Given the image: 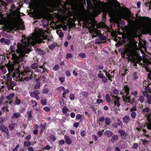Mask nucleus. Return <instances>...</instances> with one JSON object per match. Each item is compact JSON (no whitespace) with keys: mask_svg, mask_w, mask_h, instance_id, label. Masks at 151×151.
<instances>
[{"mask_svg":"<svg viewBox=\"0 0 151 151\" xmlns=\"http://www.w3.org/2000/svg\"><path fill=\"white\" fill-rule=\"evenodd\" d=\"M69 111V109L66 106H64L62 109V111L63 113L64 114H65L68 111Z\"/></svg>","mask_w":151,"mask_h":151,"instance_id":"28","label":"nucleus"},{"mask_svg":"<svg viewBox=\"0 0 151 151\" xmlns=\"http://www.w3.org/2000/svg\"><path fill=\"white\" fill-rule=\"evenodd\" d=\"M133 76L134 78L135 79H136L138 78V77L137 75V73H133Z\"/></svg>","mask_w":151,"mask_h":151,"instance_id":"64","label":"nucleus"},{"mask_svg":"<svg viewBox=\"0 0 151 151\" xmlns=\"http://www.w3.org/2000/svg\"><path fill=\"white\" fill-rule=\"evenodd\" d=\"M135 53V50L133 48L129 49L126 52L127 55L129 57L133 56L134 55Z\"/></svg>","mask_w":151,"mask_h":151,"instance_id":"9","label":"nucleus"},{"mask_svg":"<svg viewBox=\"0 0 151 151\" xmlns=\"http://www.w3.org/2000/svg\"><path fill=\"white\" fill-rule=\"evenodd\" d=\"M142 110L141 112L142 114L147 117V119L148 120L149 122L148 123L147 125L148 129L151 130V122L150 116V109L149 108V106H142L140 108Z\"/></svg>","mask_w":151,"mask_h":151,"instance_id":"3","label":"nucleus"},{"mask_svg":"<svg viewBox=\"0 0 151 151\" xmlns=\"http://www.w3.org/2000/svg\"><path fill=\"white\" fill-rule=\"evenodd\" d=\"M31 113L32 111H29L27 112V114L28 116V119L29 120H31L32 119V116Z\"/></svg>","mask_w":151,"mask_h":151,"instance_id":"26","label":"nucleus"},{"mask_svg":"<svg viewBox=\"0 0 151 151\" xmlns=\"http://www.w3.org/2000/svg\"><path fill=\"white\" fill-rule=\"evenodd\" d=\"M79 57L83 58H84L86 57V55L83 53L79 54Z\"/></svg>","mask_w":151,"mask_h":151,"instance_id":"44","label":"nucleus"},{"mask_svg":"<svg viewBox=\"0 0 151 151\" xmlns=\"http://www.w3.org/2000/svg\"><path fill=\"white\" fill-rule=\"evenodd\" d=\"M45 126L42 125V124L40 126L41 132H42L45 128Z\"/></svg>","mask_w":151,"mask_h":151,"instance_id":"57","label":"nucleus"},{"mask_svg":"<svg viewBox=\"0 0 151 151\" xmlns=\"http://www.w3.org/2000/svg\"><path fill=\"white\" fill-rule=\"evenodd\" d=\"M69 98L71 100H74L75 98L74 95L73 94H71L69 96Z\"/></svg>","mask_w":151,"mask_h":151,"instance_id":"42","label":"nucleus"},{"mask_svg":"<svg viewBox=\"0 0 151 151\" xmlns=\"http://www.w3.org/2000/svg\"><path fill=\"white\" fill-rule=\"evenodd\" d=\"M83 116V115L78 114L76 115V119H79L81 118Z\"/></svg>","mask_w":151,"mask_h":151,"instance_id":"43","label":"nucleus"},{"mask_svg":"<svg viewBox=\"0 0 151 151\" xmlns=\"http://www.w3.org/2000/svg\"><path fill=\"white\" fill-rule=\"evenodd\" d=\"M138 101L141 103H142L144 102V97L143 96H141L139 97Z\"/></svg>","mask_w":151,"mask_h":151,"instance_id":"36","label":"nucleus"},{"mask_svg":"<svg viewBox=\"0 0 151 151\" xmlns=\"http://www.w3.org/2000/svg\"><path fill=\"white\" fill-rule=\"evenodd\" d=\"M2 131L5 132L7 136H9L8 129L7 127L5 126L2 127Z\"/></svg>","mask_w":151,"mask_h":151,"instance_id":"18","label":"nucleus"},{"mask_svg":"<svg viewBox=\"0 0 151 151\" xmlns=\"http://www.w3.org/2000/svg\"><path fill=\"white\" fill-rule=\"evenodd\" d=\"M20 116V113L19 112H15L12 116V118L16 119L18 118Z\"/></svg>","mask_w":151,"mask_h":151,"instance_id":"15","label":"nucleus"},{"mask_svg":"<svg viewBox=\"0 0 151 151\" xmlns=\"http://www.w3.org/2000/svg\"><path fill=\"white\" fill-rule=\"evenodd\" d=\"M130 121V118L129 116L126 115L125 116L123 119V123L127 124L129 123Z\"/></svg>","mask_w":151,"mask_h":151,"instance_id":"13","label":"nucleus"},{"mask_svg":"<svg viewBox=\"0 0 151 151\" xmlns=\"http://www.w3.org/2000/svg\"><path fill=\"white\" fill-rule=\"evenodd\" d=\"M10 49L12 51L14 52L15 50V47L13 45H11L10 47Z\"/></svg>","mask_w":151,"mask_h":151,"instance_id":"61","label":"nucleus"},{"mask_svg":"<svg viewBox=\"0 0 151 151\" xmlns=\"http://www.w3.org/2000/svg\"><path fill=\"white\" fill-rule=\"evenodd\" d=\"M64 92L63 93V97L65 99L66 97V93H68L69 92V90L68 89H65V90L63 91Z\"/></svg>","mask_w":151,"mask_h":151,"instance_id":"23","label":"nucleus"},{"mask_svg":"<svg viewBox=\"0 0 151 151\" xmlns=\"http://www.w3.org/2000/svg\"><path fill=\"white\" fill-rule=\"evenodd\" d=\"M79 122H76L73 124V126L76 128H77L79 126Z\"/></svg>","mask_w":151,"mask_h":151,"instance_id":"60","label":"nucleus"},{"mask_svg":"<svg viewBox=\"0 0 151 151\" xmlns=\"http://www.w3.org/2000/svg\"><path fill=\"white\" fill-rule=\"evenodd\" d=\"M45 68H43L42 66H41L40 67L35 70L36 72H42L45 71Z\"/></svg>","mask_w":151,"mask_h":151,"instance_id":"19","label":"nucleus"},{"mask_svg":"<svg viewBox=\"0 0 151 151\" xmlns=\"http://www.w3.org/2000/svg\"><path fill=\"white\" fill-rule=\"evenodd\" d=\"M43 109L46 111H49L50 110V108L48 107L45 106L43 108Z\"/></svg>","mask_w":151,"mask_h":151,"instance_id":"48","label":"nucleus"},{"mask_svg":"<svg viewBox=\"0 0 151 151\" xmlns=\"http://www.w3.org/2000/svg\"><path fill=\"white\" fill-rule=\"evenodd\" d=\"M151 0L150 2L148 3H146L145 4V6L147 7H148L149 8V9L150 10L151 9Z\"/></svg>","mask_w":151,"mask_h":151,"instance_id":"37","label":"nucleus"},{"mask_svg":"<svg viewBox=\"0 0 151 151\" xmlns=\"http://www.w3.org/2000/svg\"><path fill=\"white\" fill-rule=\"evenodd\" d=\"M64 139H65L66 143L70 145L72 143V141L69 137L65 136H64Z\"/></svg>","mask_w":151,"mask_h":151,"instance_id":"14","label":"nucleus"},{"mask_svg":"<svg viewBox=\"0 0 151 151\" xmlns=\"http://www.w3.org/2000/svg\"><path fill=\"white\" fill-rule=\"evenodd\" d=\"M57 90L60 91H63L65 90V88L63 86H60L57 88Z\"/></svg>","mask_w":151,"mask_h":151,"instance_id":"46","label":"nucleus"},{"mask_svg":"<svg viewBox=\"0 0 151 151\" xmlns=\"http://www.w3.org/2000/svg\"><path fill=\"white\" fill-rule=\"evenodd\" d=\"M104 71L105 72L106 76L108 78V79L111 81L112 80L111 79L113 77L114 72V70L113 72H111L110 70H109L108 72H107L106 70H104Z\"/></svg>","mask_w":151,"mask_h":151,"instance_id":"8","label":"nucleus"},{"mask_svg":"<svg viewBox=\"0 0 151 151\" xmlns=\"http://www.w3.org/2000/svg\"><path fill=\"white\" fill-rule=\"evenodd\" d=\"M104 134L107 137L109 138L111 137L113 135V133L112 131L108 130L106 131L104 133Z\"/></svg>","mask_w":151,"mask_h":151,"instance_id":"12","label":"nucleus"},{"mask_svg":"<svg viewBox=\"0 0 151 151\" xmlns=\"http://www.w3.org/2000/svg\"><path fill=\"white\" fill-rule=\"evenodd\" d=\"M130 115L132 118L134 119L136 116V113L135 112L132 111L131 112Z\"/></svg>","mask_w":151,"mask_h":151,"instance_id":"32","label":"nucleus"},{"mask_svg":"<svg viewBox=\"0 0 151 151\" xmlns=\"http://www.w3.org/2000/svg\"><path fill=\"white\" fill-rule=\"evenodd\" d=\"M135 19L136 23L138 26L135 27L131 32L130 35L133 38L137 37V33H140L141 30L145 31L151 35V18H149L146 23H143V19L142 17H138V14L136 15Z\"/></svg>","mask_w":151,"mask_h":151,"instance_id":"2","label":"nucleus"},{"mask_svg":"<svg viewBox=\"0 0 151 151\" xmlns=\"http://www.w3.org/2000/svg\"><path fill=\"white\" fill-rule=\"evenodd\" d=\"M24 146L27 147H29L31 145V143L30 142L27 141H25L24 144Z\"/></svg>","mask_w":151,"mask_h":151,"instance_id":"31","label":"nucleus"},{"mask_svg":"<svg viewBox=\"0 0 151 151\" xmlns=\"http://www.w3.org/2000/svg\"><path fill=\"white\" fill-rule=\"evenodd\" d=\"M147 101L149 104H151V95L147 96Z\"/></svg>","mask_w":151,"mask_h":151,"instance_id":"30","label":"nucleus"},{"mask_svg":"<svg viewBox=\"0 0 151 151\" xmlns=\"http://www.w3.org/2000/svg\"><path fill=\"white\" fill-rule=\"evenodd\" d=\"M129 89L127 86H124L122 90L121 91L120 94L123 95L122 98L124 101H126L127 103L130 101V98L127 97V96L129 94Z\"/></svg>","mask_w":151,"mask_h":151,"instance_id":"4","label":"nucleus"},{"mask_svg":"<svg viewBox=\"0 0 151 151\" xmlns=\"http://www.w3.org/2000/svg\"><path fill=\"white\" fill-rule=\"evenodd\" d=\"M38 65L36 63L32 64L31 66V68L32 69H36Z\"/></svg>","mask_w":151,"mask_h":151,"instance_id":"38","label":"nucleus"},{"mask_svg":"<svg viewBox=\"0 0 151 151\" xmlns=\"http://www.w3.org/2000/svg\"><path fill=\"white\" fill-rule=\"evenodd\" d=\"M91 34L93 37H96L97 36L99 37V38L101 40H104L105 39V37L102 34L100 33L99 30L93 28L92 29L91 32Z\"/></svg>","mask_w":151,"mask_h":151,"instance_id":"5","label":"nucleus"},{"mask_svg":"<svg viewBox=\"0 0 151 151\" xmlns=\"http://www.w3.org/2000/svg\"><path fill=\"white\" fill-rule=\"evenodd\" d=\"M57 45V44L56 43L53 42L49 46V48L51 50H52L54 49Z\"/></svg>","mask_w":151,"mask_h":151,"instance_id":"21","label":"nucleus"},{"mask_svg":"<svg viewBox=\"0 0 151 151\" xmlns=\"http://www.w3.org/2000/svg\"><path fill=\"white\" fill-rule=\"evenodd\" d=\"M86 132L85 130H82L81 132V136L83 137L86 135Z\"/></svg>","mask_w":151,"mask_h":151,"instance_id":"45","label":"nucleus"},{"mask_svg":"<svg viewBox=\"0 0 151 151\" xmlns=\"http://www.w3.org/2000/svg\"><path fill=\"white\" fill-rule=\"evenodd\" d=\"M105 123L107 125H109L111 123V119L108 117L106 118L105 119Z\"/></svg>","mask_w":151,"mask_h":151,"instance_id":"20","label":"nucleus"},{"mask_svg":"<svg viewBox=\"0 0 151 151\" xmlns=\"http://www.w3.org/2000/svg\"><path fill=\"white\" fill-rule=\"evenodd\" d=\"M1 111H3L5 112L6 111H8V108L6 106H4L1 109Z\"/></svg>","mask_w":151,"mask_h":151,"instance_id":"51","label":"nucleus"},{"mask_svg":"<svg viewBox=\"0 0 151 151\" xmlns=\"http://www.w3.org/2000/svg\"><path fill=\"white\" fill-rule=\"evenodd\" d=\"M14 94L13 93H12L6 97V99L8 100H10L14 96Z\"/></svg>","mask_w":151,"mask_h":151,"instance_id":"24","label":"nucleus"},{"mask_svg":"<svg viewBox=\"0 0 151 151\" xmlns=\"http://www.w3.org/2000/svg\"><path fill=\"white\" fill-rule=\"evenodd\" d=\"M65 143V141L63 140H61L59 141V144L60 145L64 144Z\"/></svg>","mask_w":151,"mask_h":151,"instance_id":"62","label":"nucleus"},{"mask_svg":"<svg viewBox=\"0 0 151 151\" xmlns=\"http://www.w3.org/2000/svg\"><path fill=\"white\" fill-rule=\"evenodd\" d=\"M56 32L60 37H63L64 34L61 30L57 31Z\"/></svg>","mask_w":151,"mask_h":151,"instance_id":"27","label":"nucleus"},{"mask_svg":"<svg viewBox=\"0 0 151 151\" xmlns=\"http://www.w3.org/2000/svg\"><path fill=\"white\" fill-rule=\"evenodd\" d=\"M137 91H135L132 93V94L134 96H136L138 94Z\"/></svg>","mask_w":151,"mask_h":151,"instance_id":"63","label":"nucleus"},{"mask_svg":"<svg viewBox=\"0 0 151 151\" xmlns=\"http://www.w3.org/2000/svg\"><path fill=\"white\" fill-rule=\"evenodd\" d=\"M106 100L108 103L110 102L111 101L110 96L109 95L107 94L106 95Z\"/></svg>","mask_w":151,"mask_h":151,"instance_id":"34","label":"nucleus"},{"mask_svg":"<svg viewBox=\"0 0 151 151\" xmlns=\"http://www.w3.org/2000/svg\"><path fill=\"white\" fill-rule=\"evenodd\" d=\"M118 139V137L117 135L113 136L111 139V141L114 143Z\"/></svg>","mask_w":151,"mask_h":151,"instance_id":"17","label":"nucleus"},{"mask_svg":"<svg viewBox=\"0 0 151 151\" xmlns=\"http://www.w3.org/2000/svg\"><path fill=\"white\" fill-rule=\"evenodd\" d=\"M72 57V55L71 53H67L66 56V59H68L69 58H71Z\"/></svg>","mask_w":151,"mask_h":151,"instance_id":"41","label":"nucleus"},{"mask_svg":"<svg viewBox=\"0 0 151 151\" xmlns=\"http://www.w3.org/2000/svg\"><path fill=\"white\" fill-rule=\"evenodd\" d=\"M40 93L38 90H35L30 93V96L32 97L35 98L37 100H38L40 98L38 95Z\"/></svg>","mask_w":151,"mask_h":151,"instance_id":"7","label":"nucleus"},{"mask_svg":"<svg viewBox=\"0 0 151 151\" xmlns=\"http://www.w3.org/2000/svg\"><path fill=\"white\" fill-rule=\"evenodd\" d=\"M137 110L135 106H134L132 108H131L130 110V111L131 112L132 111H136Z\"/></svg>","mask_w":151,"mask_h":151,"instance_id":"56","label":"nucleus"},{"mask_svg":"<svg viewBox=\"0 0 151 151\" xmlns=\"http://www.w3.org/2000/svg\"><path fill=\"white\" fill-rule=\"evenodd\" d=\"M40 2L41 5L44 6L45 5V3H46V0H41Z\"/></svg>","mask_w":151,"mask_h":151,"instance_id":"49","label":"nucleus"},{"mask_svg":"<svg viewBox=\"0 0 151 151\" xmlns=\"http://www.w3.org/2000/svg\"><path fill=\"white\" fill-rule=\"evenodd\" d=\"M10 41L9 40L5 39L4 43L7 45H8L10 43Z\"/></svg>","mask_w":151,"mask_h":151,"instance_id":"47","label":"nucleus"},{"mask_svg":"<svg viewBox=\"0 0 151 151\" xmlns=\"http://www.w3.org/2000/svg\"><path fill=\"white\" fill-rule=\"evenodd\" d=\"M17 125L16 123H12L9 126V128L10 130H12L13 129L17 126Z\"/></svg>","mask_w":151,"mask_h":151,"instance_id":"22","label":"nucleus"},{"mask_svg":"<svg viewBox=\"0 0 151 151\" xmlns=\"http://www.w3.org/2000/svg\"><path fill=\"white\" fill-rule=\"evenodd\" d=\"M50 138L53 141H55L56 140V137L55 136L51 135L50 136Z\"/></svg>","mask_w":151,"mask_h":151,"instance_id":"40","label":"nucleus"},{"mask_svg":"<svg viewBox=\"0 0 151 151\" xmlns=\"http://www.w3.org/2000/svg\"><path fill=\"white\" fill-rule=\"evenodd\" d=\"M92 137L95 141H97V137L95 134H93Z\"/></svg>","mask_w":151,"mask_h":151,"instance_id":"55","label":"nucleus"},{"mask_svg":"<svg viewBox=\"0 0 151 151\" xmlns=\"http://www.w3.org/2000/svg\"><path fill=\"white\" fill-rule=\"evenodd\" d=\"M10 29L11 30V31L14 30L16 31L18 29V25L16 24H14L10 26Z\"/></svg>","mask_w":151,"mask_h":151,"instance_id":"10","label":"nucleus"},{"mask_svg":"<svg viewBox=\"0 0 151 151\" xmlns=\"http://www.w3.org/2000/svg\"><path fill=\"white\" fill-rule=\"evenodd\" d=\"M7 86L8 89H12L13 88V85L11 82H10L7 83Z\"/></svg>","mask_w":151,"mask_h":151,"instance_id":"29","label":"nucleus"},{"mask_svg":"<svg viewBox=\"0 0 151 151\" xmlns=\"http://www.w3.org/2000/svg\"><path fill=\"white\" fill-rule=\"evenodd\" d=\"M118 132L120 134L121 136L123 138V136H125L126 133L123 130H119L118 131Z\"/></svg>","mask_w":151,"mask_h":151,"instance_id":"25","label":"nucleus"},{"mask_svg":"<svg viewBox=\"0 0 151 151\" xmlns=\"http://www.w3.org/2000/svg\"><path fill=\"white\" fill-rule=\"evenodd\" d=\"M41 102L42 105H45L47 104V100L46 99H44L41 100Z\"/></svg>","mask_w":151,"mask_h":151,"instance_id":"39","label":"nucleus"},{"mask_svg":"<svg viewBox=\"0 0 151 151\" xmlns=\"http://www.w3.org/2000/svg\"><path fill=\"white\" fill-rule=\"evenodd\" d=\"M36 52L39 54L42 55V50L40 49H37L36 50Z\"/></svg>","mask_w":151,"mask_h":151,"instance_id":"54","label":"nucleus"},{"mask_svg":"<svg viewBox=\"0 0 151 151\" xmlns=\"http://www.w3.org/2000/svg\"><path fill=\"white\" fill-rule=\"evenodd\" d=\"M102 132L101 131H98L97 132V135L99 137H101L102 135Z\"/></svg>","mask_w":151,"mask_h":151,"instance_id":"59","label":"nucleus"},{"mask_svg":"<svg viewBox=\"0 0 151 151\" xmlns=\"http://www.w3.org/2000/svg\"><path fill=\"white\" fill-rule=\"evenodd\" d=\"M59 68V66L58 65H55V66L53 68V70H54L55 71L57 70Z\"/></svg>","mask_w":151,"mask_h":151,"instance_id":"50","label":"nucleus"},{"mask_svg":"<svg viewBox=\"0 0 151 151\" xmlns=\"http://www.w3.org/2000/svg\"><path fill=\"white\" fill-rule=\"evenodd\" d=\"M21 102V100L20 99H18L17 98H16L15 100V104L16 105H19Z\"/></svg>","mask_w":151,"mask_h":151,"instance_id":"33","label":"nucleus"},{"mask_svg":"<svg viewBox=\"0 0 151 151\" xmlns=\"http://www.w3.org/2000/svg\"><path fill=\"white\" fill-rule=\"evenodd\" d=\"M31 102L33 104L32 107H33L36 106L37 105V103L35 101L31 100Z\"/></svg>","mask_w":151,"mask_h":151,"instance_id":"35","label":"nucleus"},{"mask_svg":"<svg viewBox=\"0 0 151 151\" xmlns=\"http://www.w3.org/2000/svg\"><path fill=\"white\" fill-rule=\"evenodd\" d=\"M49 32L46 30L40 29L39 33H35L29 37H26L24 35L22 36V38L21 42H18L17 45V49L15 51L17 55L14 56L12 55V58L13 63H12L7 65V69L10 73H12V76L13 78L18 77L20 78V76L27 75L30 76L32 72L30 68L28 67H26L24 68V71L21 73L19 70V67L17 68L15 67L16 64H18L20 61L23 59V58L30 51L31 46L35 45L37 43H40L43 40H47L48 41H51L52 37L51 36L45 35L48 33Z\"/></svg>","mask_w":151,"mask_h":151,"instance_id":"1","label":"nucleus"},{"mask_svg":"<svg viewBox=\"0 0 151 151\" xmlns=\"http://www.w3.org/2000/svg\"><path fill=\"white\" fill-rule=\"evenodd\" d=\"M48 92V90L47 88L43 89L42 91V92L44 93H46Z\"/></svg>","mask_w":151,"mask_h":151,"instance_id":"53","label":"nucleus"},{"mask_svg":"<svg viewBox=\"0 0 151 151\" xmlns=\"http://www.w3.org/2000/svg\"><path fill=\"white\" fill-rule=\"evenodd\" d=\"M131 15L129 14H124L122 16V18L127 20L129 22L134 23V22L133 19L131 18Z\"/></svg>","mask_w":151,"mask_h":151,"instance_id":"6","label":"nucleus"},{"mask_svg":"<svg viewBox=\"0 0 151 151\" xmlns=\"http://www.w3.org/2000/svg\"><path fill=\"white\" fill-rule=\"evenodd\" d=\"M27 150L28 151H34V150L33 149V148L32 147L29 146V147L27 148Z\"/></svg>","mask_w":151,"mask_h":151,"instance_id":"58","label":"nucleus"},{"mask_svg":"<svg viewBox=\"0 0 151 151\" xmlns=\"http://www.w3.org/2000/svg\"><path fill=\"white\" fill-rule=\"evenodd\" d=\"M117 120L118 121V123H114L113 124V126L115 128H117L118 127V126L122 125V123L121 121H120L119 119H117Z\"/></svg>","mask_w":151,"mask_h":151,"instance_id":"16","label":"nucleus"},{"mask_svg":"<svg viewBox=\"0 0 151 151\" xmlns=\"http://www.w3.org/2000/svg\"><path fill=\"white\" fill-rule=\"evenodd\" d=\"M114 99H115V101H114V106H120V104L119 101V98L117 97V96H116L115 97Z\"/></svg>","mask_w":151,"mask_h":151,"instance_id":"11","label":"nucleus"},{"mask_svg":"<svg viewBox=\"0 0 151 151\" xmlns=\"http://www.w3.org/2000/svg\"><path fill=\"white\" fill-rule=\"evenodd\" d=\"M40 82H37L35 86L36 88H38L40 87Z\"/></svg>","mask_w":151,"mask_h":151,"instance_id":"52","label":"nucleus"}]
</instances>
